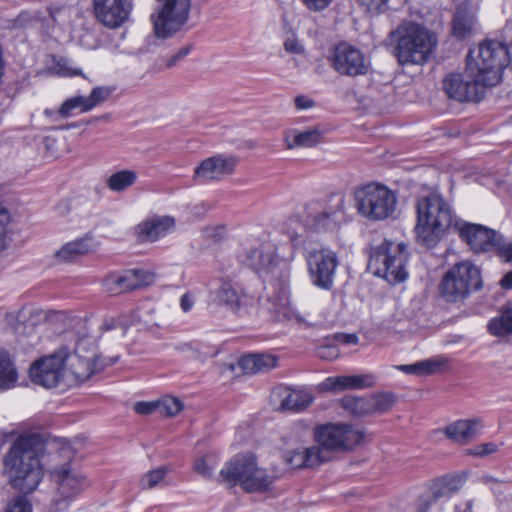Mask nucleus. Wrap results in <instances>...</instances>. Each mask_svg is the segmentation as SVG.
I'll return each mask as SVG.
<instances>
[{"instance_id":"24","label":"nucleus","mask_w":512,"mask_h":512,"mask_svg":"<svg viewBox=\"0 0 512 512\" xmlns=\"http://www.w3.org/2000/svg\"><path fill=\"white\" fill-rule=\"evenodd\" d=\"M479 6L472 1L462 3L454 16L453 35L458 39H466L474 34L477 29V12Z\"/></svg>"},{"instance_id":"39","label":"nucleus","mask_w":512,"mask_h":512,"mask_svg":"<svg viewBox=\"0 0 512 512\" xmlns=\"http://www.w3.org/2000/svg\"><path fill=\"white\" fill-rule=\"evenodd\" d=\"M48 73L54 74L60 77H73L76 75H82L81 70L73 68L70 60L66 58H55L51 57L49 60Z\"/></svg>"},{"instance_id":"57","label":"nucleus","mask_w":512,"mask_h":512,"mask_svg":"<svg viewBox=\"0 0 512 512\" xmlns=\"http://www.w3.org/2000/svg\"><path fill=\"white\" fill-rule=\"evenodd\" d=\"M192 50V45H186L180 48L175 54L170 56L167 60L166 66L167 67H173L175 66L179 61L184 59Z\"/></svg>"},{"instance_id":"63","label":"nucleus","mask_w":512,"mask_h":512,"mask_svg":"<svg viewBox=\"0 0 512 512\" xmlns=\"http://www.w3.org/2000/svg\"><path fill=\"white\" fill-rule=\"evenodd\" d=\"M194 303L195 301L193 296L188 293L184 294L180 299V306L183 312H189L192 309Z\"/></svg>"},{"instance_id":"31","label":"nucleus","mask_w":512,"mask_h":512,"mask_svg":"<svg viewBox=\"0 0 512 512\" xmlns=\"http://www.w3.org/2000/svg\"><path fill=\"white\" fill-rule=\"evenodd\" d=\"M488 331L496 337L512 334V303L503 307L500 315L489 321Z\"/></svg>"},{"instance_id":"49","label":"nucleus","mask_w":512,"mask_h":512,"mask_svg":"<svg viewBox=\"0 0 512 512\" xmlns=\"http://www.w3.org/2000/svg\"><path fill=\"white\" fill-rule=\"evenodd\" d=\"M360 5L371 15L384 13L388 9L389 0H358Z\"/></svg>"},{"instance_id":"9","label":"nucleus","mask_w":512,"mask_h":512,"mask_svg":"<svg viewBox=\"0 0 512 512\" xmlns=\"http://www.w3.org/2000/svg\"><path fill=\"white\" fill-rule=\"evenodd\" d=\"M219 480L224 483H239L249 492L265 491L274 481L265 469L257 466L253 455H237L220 470Z\"/></svg>"},{"instance_id":"46","label":"nucleus","mask_w":512,"mask_h":512,"mask_svg":"<svg viewBox=\"0 0 512 512\" xmlns=\"http://www.w3.org/2000/svg\"><path fill=\"white\" fill-rule=\"evenodd\" d=\"M114 91L115 88L111 86H97L93 88L89 96H87L91 109L109 99Z\"/></svg>"},{"instance_id":"25","label":"nucleus","mask_w":512,"mask_h":512,"mask_svg":"<svg viewBox=\"0 0 512 512\" xmlns=\"http://www.w3.org/2000/svg\"><path fill=\"white\" fill-rule=\"evenodd\" d=\"M175 228V219L170 216H155L136 226V233L141 241H157Z\"/></svg>"},{"instance_id":"19","label":"nucleus","mask_w":512,"mask_h":512,"mask_svg":"<svg viewBox=\"0 0 512 512\" xmlns=\"http://www.w3.org/2000/svg\"><path fill=\"white\" fill-rule=\"evenodd\" d=\"M154 279L155 275L152 272L132 269L109 274L104 278L103 285L108 292L120 294L151 285Z\"/></svg>"},{"instance_id":"2","label":"nucleus","mask_w":512,"mask_h":512,"mask_svg":"<svg viewBox=\"0 0 512 512\" xmlns=\"http://www.w3.org/2000/svg\"><path fill=\"white\" fill-rule=\"evenodd\" d=\"M58 443L45 434L34 433V490L44 471H49L57 484L58 497L51 504V512H65L71 502L90 486V481L81 472L72 469L68 464L60 467L53 465L57 459Z\"/></svg>"},{"instance_id":"47","label":"nucleus","mask_w":512,"mask_h":512,"mask_svg":"<svg viewBox=\"0 0 512 512\" xmlns=\"http://www.w3.org/2000/svg\"><path fill=\"white\" fill-rule=\"evenodd\" d=\"M503 443L484 442L467 450L466 454L475 457H486L499 451Z\"/></svg>"},{"instance_id":"14","label":"nucleus","mask_w":512,"mask_h":512,"mask_svg":"<svg viewBox=\"0 0 512 512\" xmlns=\"http://www.w3.org/2000/svg\"><path fill=\"white\" fill-rule=\"evenodd\" d=\"M32 471V435L19 436L4 458V473L14 487H20Z\"/></svg>"},{"instance_id":"16","label":"nucleus","mask_w":512,"mask_h":512,"mask_svg":"<svg viewBox=\"0 0 512 512\" xmlns=\"http://www.w3.org/2000/svg\"><path fill=\"white\" fill-rule=\"evenodd\" d=\"M443 85L447 95L459 102H478L483 98L486 88L491 87L480 76H468L467 65L463 74L448 75Z\"/></svg>"},{"instance_id":"41","label":"nucleus","mask_w":512,"mask_h":512,"mask_svg":"<svg viewBox=\"0 0 512 512\" xmlns=\"http://www.w3.org/2000/svg\"><path fill=\"white\" fill-rule=\"evenodd\" d=\"M271 310L278 318L289 319L293 316V308L290 302L288 291L283 288L280 295L272 299Z\"/></svg>"},{"instance_id":"36","label":"nucleus","mask_w":512,"mask_h":512,"mask_svg":"<svg viewBox=\"0 0 512 512\" xmlns=\"http://www.w3.org/2000/svg\"><path fill=\"white\" fill-rule=\"evenodd\" d=\"M341 407L355 416L370 415L368 397L345 396L340 401Z\"/></svg>"},{"instance_id":"44","label":"nucleus","mask_w":512,"mask_h":512,"mask_svg":"<svg viewBox=\"0 0 512 512\" xmlns=\"http://www.w3.org/2000/svg\"><path fill=\"white\" fill-rule=\"evenodd\" d=\"M415 364V375L424 376L431 375L440 370L445 364V361L441 358H431L424 361H418Z\"/></svg>"},{"instance_id":"1","label":"nucleus","mask_w":512,"mask_h":512,"mask_svg":"<svg viewBox=\"0 0 512 512\" xmlns=\"http://www.w3.org/2000/svg\"><path fill=\"white\" fill-rule=\"evenodd\" d=\"M109 364L97 354L93 343L82 340L74 351L63 347L34 361V384L47 389L76 386Z\"/></svg>"},{"instance_id":"7","label":"nucleus","mask_w":512,"mask_h":512,"mask_svg":"<svg viewBox=\"0 0 512 512\" xmlns=\"http://www.w3.org/2000/svg\"><path fill=\"white\" fill-rule=\"evenodd\" d=\"M357 213L369 221H382L391 217L397 207V194L389 187L372 182L358 187L353 194Z\"/></svg>"},{"instance_id":"5","label":"nucleus","mask_w":512,"mask_h":512,"mask_svg":"<svg viewBox=\"0 0 512 512\" xmlns=\"http://www.w3.org/2000/svg\"><path fill=\"white\" fill-rule=\"evenodd\" d=\"M510 51L499 41L487 40L467 56L468 76H480L485 83L495 86L500 82L501 71L510 62Z\"/></svg>"},{"instance_id":"12","label":"nucleus","mask_w":512,"mask_h":512,"mask_svg":"<svg viewBox=\"0 0 512 512\" xmlns=\"http://www.w3.org/2000/svg\"><path fill=\"white\" fill-rule=\"evenodd\" d=\"M158 9L151 15L157 38L168 39L183 30L188 22L191 0H157Z\"/></svg>"},{"instance_id":"43","label":"nucleus","mask_w":512,"mask_h":512,"mask_svg":"<svg viewBox=\"0 0 512 512\" xmlns=\"http://www.w3.org/2000/svg\"><path fill=\"white\" fill-rule=\"evenodd\" d=\"M38 154L44 161H50L58 155L57 139L53 136H46L38 144Z\"/></svg>"},{"instance_id":"51","label":"nucleus","mask_w":512,"mask_h":512,"mask_svg":"<svg viewBox=\"0 0 512 512\" xmlns=\"http://www.w3.org/2000/svg\"><path fill=\"white\" fill-rule=\"evenodd\" d=\"M319 392H342L339 376H330L317 385Z\"/></svg>"},{"instance_id":"33","label":"nucleus","mask_w":512,"mask_h":512,"mask_svg":"<svg viewBox=\"0 0 512 512\" xmlns=\"http://www.w3.org/2000/svg\"><path fill=\"white\" fill-rule=\"evenodd\" d=\"M313 401L312 395L303 390H289L282 398L281 408L283 410L301 411L306 409Z\"/></svg>"},{"instance_id":"8","label":"nucleus","mask_w":512,"mask_h":512,"mask_svg":"<svg viewBox=\"0 0 512 512\" xmlns=\"http://www.w3.org/2000/svg\"><path fill=\"white\" fill-rule=\"evenodd\" d=\"M408 259L409 252L406 244L385 240L372 248L368 268L376 276L390 283H400L408 276L406 269Z\"/></svg>"},{"instance_id":"29","label":"nucleus","mask_w":512,"mask_h":512,"mask_svg":"<svg viewBox=\"0 0 512 512\" xmlns=\"http://www.w3.org/2000/svg\"><path fill=\"white\" fill-rule=\"evenodd\" d=\"M93 249L94 244L90 238H81L63 245L55 252V257L60 262H71Z\"/></svg>"},{"instance_id":"42","label":"nucleus","mask_w":512,"mask_h":512,"mask_svg":"<svg viewBox=\"0 0 512 512\" xmlns=\"http://www.w3.org/2000/svg\"><path fill=\"white\" fill-rule=\"evenodd\" d=\"M167 472L168 469L165 466L147 472L140 480V487L145 490L153 489L163 481Z\"/></svg>"},{"instance_id":"28","label":"nucleus","mask_w":512,"mask_h":512,"mask_svg":"<svg viewBox=\"0 0 512 512\" xmlns=\"http://www.w3.org/2000/svg\"><path fill=\"white\" fill-rule=\"evenodd\" d=\"M321 141V132L314 129H289L284 133V142L288 149L310 148Z\"/></svg>"},{"instance_id":"60","label":"nucleus","mask_w":512,"mask_h":512,"mask_svg":"<svg viewBox=\"0 0 512 512\" xmlns=\"http://www.w3.org/2000/svg\"><path fill=\"white\" fill-rule=\"evenodd\" d=\"M308 430L309 427L307 424L303 422L295 423L292 428L291 435L289 436L290 440H295L296 442H299L302 434H306Z\"/></svg>"},{"instance_id":"18","label":"nucleus","mask_w":512,"mask_h":512,"mask_svg":"<svg viewBox=\"0 0 512 512\" xmlns=\"http://www.w3.org/2000/svg\"><path fill=\"white\" fill-rule=\"evenodd\" d=\"M212 295L214 301L219 305L225 306L235 313L247 312L255 304V298L252 295L229 279L222 278Z\"/></svg>"},{"instance_id":"50","label":"nucleus","mask_w":512,"mask_h":512,"mask_svg":"<svg viewBox=\"0 0 512 512\" xmlns=\"http://www.w3.org/2000/svg\"><path fill=\"white\" fill-rule=\"evenodd\" d=\"M505 262H512V242L506 243L503 236L500 234L498 237L497 244L493 248Z\"/></svg>"},{"instance_id":"58","label":"nucleus","mask_w":512,"mask_h":512,"mask_svg":"<svg viewBox=\"0 0 512 512\" xmlns=\"http://www.w3.org/2000/svg\"><path fill=\"white\" fill-rule=\"evenodd\" d=\"M134 409L138 414L148 415L155 411H158V401L157 402H137L134 406Z\"/></svg>"},{"instance_id":"59","label":"nucleus","mask_w":512,"mask_h":512,"mask_svg":"<svg viewBox=\"0 0 512 512\" xmlns=\"http://www.w3.org/2000/svg\"><path fill=\"white\" fill-rule=\"evenodd\" d=\"M301 2L311 11H321L327 8L332 0H301Z\"/></svg>"},{"instance_id":"13","label":"nucleus","mask_w":512,"mask_h":512,"mask_svg":"<svg viewBox=\"0 0 512 512\" xmlns=\"http://www.w3.org/2000/svg\"><path fill=\"white\" fill-rule=\"evenodd\" d=\"M345 201L341 198L334 207H322L312 203L305 207L302 216L303 228L299 231H289L293 245H297L303 236V230L312 232H327L336 230L344 219Z\"/></svg>"},{"instance_id":"6","label":"nucleus","mask_w":512,"mask_h":512,"mask_svg":"<svg viewBox=\"0 0 512 512\" xmlns=\"http://www.w3.org/2000/svg\"><path fill=\"white\" fill-rule=\"evenodd\" d=\"M243 262L257 273L276 274L282 278H288L291 263L295 258L292 250L288 256L280 257L276 253L275 245L267 239H250L242 244L239 255Z\"/></svg>"},{"instance_id":"37","label":"nucleus","mask_w":512,"mask_h":512,"mask_svg":"<svg viewBox=\"0 0 512 512\" xmlns=\"http://www.w3.org/2000/svg\"><path fill=\"white\" fill-rule=\"evenodd\" d=\"M16 382V371L7 353L0 350V389L11 388Z\"/></svg>"},{"instance_id":"26","label":"nucleus","mask_w":512,"mask_h":512,"mask_svg":"<svg viewBox=\"0 0 512 512\" xmlns=\"http://www.w3.org/2000/svg\"><path fill=\"white\" fill-rule=\"evenodd\" d=\"M483 428L479 418L456 420L444 428V434L452 442L466 445L481 433Z\"/></svg>"},{"instance_id":"23","label":"nucleus","mask_w":512,"mask_h":512,"mask_svg":"<svg viewBox=\"0 0 512 512\" xmlns=\"http://www.w3.org/2000/svg\"><path fill=\"white\" fill-rule=\"evenodd\" d=\"M282 457L284 462L294 469L314 468L327 462L316 442L308 447L297 446L287 449Z\"/></svg>"},{"instance_id":"62","label":"nucleus","mask_w":512,"mask_h":512,"mask_svg":"<svg viewBox=\"0 0 512 512\" xmlns=\"http://www.w3.org/2000/svg\"><path fill=\"white\" fill-rule=\"evenodd\" d=\"M483 482L490 487V489L496 493L501 492V488L504 485V482L501 480H498L492 476H484Z\"/></svg>"},{"instance_id":"15","label":"nucleus","mask_w":512,"mask_h":512,"mask_svg":"<svg viewBox=\"0 0 512 512\" xmlns=\"http://www.w3.org/2000/svg\"><path fill=\"white\" fill-rule=\"evenodd\" d=\"M306 261L312 284L320 289L331 290L339 264L336 252L329 248L317 249L308 254Z\"/></svg>"},{"instance_id":"30","label":"nucleus","mask_w":512,"mask_h":512,"mask_svg":"<svg viewBox=\"0 0 512 512\" xmlns=\"http://www.w3.org/2000/svg\"><path fill=\"white\" fill-rule=\"evenodd\" d=\"M277 365V358L271 354H251L239 360V366L245 373H263Z\"/></svg>"},{"instance_id":"48","label":"nucleus","mask_w":512,"mask_h":512,"mask_svg":"<svg viewBox=\"0 0 512 512\" xmlns=\"http://www.w3.org/2000/svg\"><path fill=\"white\" fill-rule=\"evenodd\" d=\"M414 512H444V504L420 495L415 501Z\"/></svg>"},{"instance_id":"4","label":"nucleus","mask_w":512,"mask_h":512,"mask_svg":"<svg viewBox=\"0 0 512 512\" xmlns=\"http://www.w3.org/2000/svg\"><path fill=\"white\" fill-rule=\"evenodd\" d=\"M394 54L400 64H423L437 45L436 35L424 25L402 21L390 33Z\"/></svg>"},{"instance_id":"35","label":"nucleus","mask_w":512,"mask_h":512,"mask_svg":"<svg viewBox=\"0 0 512 512\" xmlns=\"http://www.w3.org/2000/svg\"><path fill=\"white\" fill-rule=\"evenodd\" d=\"M75 110H78L81 113H86L92 110L87 97L79 95L68 98L59 107L58 114L63 118H68L73 115Z\"/></svg>"},{"instance_id":"56","label":"nucleus","mask_w":512,"mask_h":512,"mask_svg":"<svg viewBox=\"0 0 512 512\" xmlns=\"http://www.w3.org/2000/svg\"><path fill=\"white\" fill-rule=\"evenodd\" d=\"M317 355L324 360H333L339 356V350L335 345H322L318 348Z\"/></svg>"},{"instance_id":"38","label":"nucleus","mask_w":512,"mask_h":512,"mask_svg":"<svg viewBox=\"0 0 512 512\" xmlns=\"http://www.w3.org/2000/svg\"><path fill=\"white\" fill-rule=\"evenodd\" d=\"M370 414H383L389 411L395 403L392 393H378L368 397Z\"/></svg>"},{"instance_id":"61","label":"nucleus","mask_w":512,"mask_h":512,"mask_svg":"<svg viewBox=\"0 0 512 512\" xmlns=\"http://www.w3.org/2000/svg\"><path fill=\"white\" fill-rule=\"evenodd\" d=\"M314 105H315L314 100H312L311 98H309L307 96L299 95L295 98V106L299 110H307V109L314 107Z\"/></svg>"},{"instance_id":"40","label":"nucleus","mask_w":512,"mask_h":512,"mask_svg":"<svg viewBox=\"0 0 512 512\" xmlns=\"http://www.w3.org/2000/svg\"><path fill=\"white\" fill-rule=\"evenodd\" d=\"M218 456L214 453H208L197 458L194 462V470L204 478H211L218 465Z\"/></svg>"},{"instance_id":"34","label":"nucleus","mask_w":512,"mask_h":512,"mask_svg":"<svg viewBox=\"0 0 512 512\" xmlns=\"http://www.w3.org/2000/svg\"><path fill=\"white\" fill-rule=\"evenodd\" d=\"M339 380L342 391L370 388L374 386L376 382L372 374L340 375Z\"/></svg>"},{"instance_id":"27","label":"nucleus","mask_w":512,"mask_h":512,"mask_svg":"<svg viewBox=\"0 0 512 512\" xmlns=\"http://www.w3.org/2000/svg\"><path fill=\"white\" fill-rule=\"evenodd\" d=\"M463 486V481L457 476H446L433 482L427 492L422 494L433 502L442 503L440 499L448 498L458 492Z\"/></svg>"},{"instance_id":"11","label":"nucleus","mask_w":512,"mask_h":512,"mask_svg":"<svg viewBox=\"0 0 512 512\" xmlns=\"http://www.w3.org/2000/svg\"><path fill=\"white\" fill-rule=\"evenodd\" d=\"M363 437L361 430L345 423H328L314 429L315 442L327 462L334 452L351 450L361 444Z\"/></svg>"},{"instance_id":"55","label":"nucleus","mask_w":512,"mask_h":512,"mask_svg":"<svg viewBox=\"0 0 512 512\" xmlns=\"http://www.w3.org/2000/svg\"><path fill=\"white\" fill-rule=\"evenodd\" d=\"M283 45L284 49L291 54H303L305 51L304 45L294 36L288 37Z\"/></svg>"},{"instance_id":"64","label":"nucleus","mask_w":512,"mask_h":512,"mask_svg":"<svg viewBox=\"0 0 512 512\" xmlns=\"http://www.w3.org/2000/svg\"><path fill=\"white\" fill-rule=\"evenodd\" d=\"M335 339L343 344H357L359 340L355 334H337Z\"/></svg>"},{"instance_id":"17","label":"nucleus","mask_w":512,"mask_h":512,"mask_svg":"<svg viewBox=\"0 0 512 512\" xmlns=\"http://www.w3.org/2000/svg\"><path fill=\"white\" fill-rule=\"evenodd\" d=\"M329 61L336 72L351 77L366 74L370 66L363 52L346 42L331 49Z\"/></svg>"},{"instance_id":"52","label":"nucleus","mask_w":512,"mask_h":512,"mask_svg":"<svg viewBox=\"0 0 512 512\" xmlns=\"http://www.w3.org/2000/svg\"><path fill=\"white\" fill-rule=\"evenodd\" d=\"M6 512H32L30 500L27 495L16 497L8 506Z\"/></svg>"},{"instance_id":"20","label":"nucleus","mask_w":512,"mask_h":512,"mask_svg":"<svg viewBox=\"0 0 512 512\" xmlns=\"http://www.w3.org/2000/svg\"><path fill=\"white\" fill-rule=\"evenodd\" d=\"M238 158L232 155L216 154L204 159L194 171V177L201 181H221L232 175Z\"/></svg>"},{"instance_id":"45","label":"nucleus","mask_w":512,"mask_h":512,"mask_svg":"<svg viewBox=\"0 0 512 512\" xmlns=\"http://www.w3.org/2000/svg\"><path fill=\"white\" fill-rule=\"evenodd\" d=\"M182 409V402L175 397L166 396L158 401V411L166 416H175Z\"/></svg>"},{"instance_id":"54","label":"nucleus","mask_w":512,"mask_h":512,"mask_svg":"<svg viewBox=\"0 0 512 512\" xmlns=\"http://www.w3.org/2000/svg\"><path fill=\"white\" fill-rule=\"evenodd\" d=\"M10 220V215L8 211L0 205V251L4 250L6 246L5 242V233H6V225Z\"/></svg>"},{"instance_id":"53","label":"nucleus","mask_w":512,"mask_h":512,"mask_svg":"<svg viewBox=\"0 0 512 512\" xmlns=\"http://www.w3.org/2000/svg\"><path fill=\"white\" fill-rule=\"evenodd\" d=\"M57 313L52 310H44L42 308H34V326L39 324H52Z\"/></svg>"},{"instance_id":"32","label":"nucleus","mask_w":512,"mask_h":512,"mask_svg":"<svg viewBox=\"0 0 512 512\" xmlns=\"http://www.w3.org/2000/svg\"><path fill=\"white\" fill-rule=\"evenodd\" d=\"M138 179L134 170L124 169L111 174L106 179V186L112 192L120 193L133 186Z\"/></svg>"},{"instance_id":"10","label":"nucleus","mask_w":512,"mask_h":512,"mask_svg":"<svg viewBox=\"0 0 512 512\" xmlns=\"http://www.w3.org/2000/svg\"><path fill=\"white\" fill-rule=\"evenodd\" d=\"M482 287L480 270L470 261L453 265L443 276L440 284L441 295L448 302H457L466 298L471 291Z\"/></svg>"},{"instance_id":"3","label":"nucleus","mask_w":512,"mask_h":512,"mask_svg":"<svg viewBox=\"0 0 512 512\" xmlns=\"http://www.w3.org/2000/svg\"><path fill=\"white\" fill-rule=\"evenodd\" d=\"M452 223V207L440 194L431 193L417 200L415 233L421 245L435 247Z\"/></svg>"},{"instance_id":"21","label":"nucleus","mask_w":512,"mask_h":512,"mask_svg":"<svg viewBox=\"0 0 512 512\" xmlns=\"http://www.w3.org/2000/svg\"><path fill=\"white\" fill-rule=\"evenodd\" d=\"M132 5L127 0H93L96 19L105 27L116 29L129 18Z\"/></svg>"},{"instance_id":"22","label":"nucleus","mask_w":512,"mask_h":512,"mask_svg":"<svg viewBox=\"0 0 512 512\" xmlns=\"http://www.w3.org/2000/svg\"><path fill=\"white\" fill-rule=\"evenodd\" d=\"M461 239L476 253L493 251L499 233L480 224L469 222L456 223Z\"/></svg>"}]
</instances>
